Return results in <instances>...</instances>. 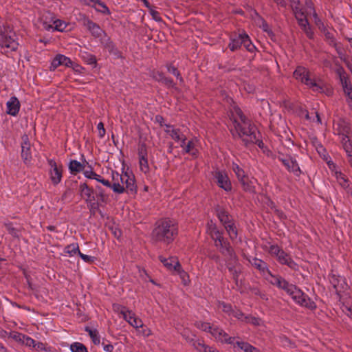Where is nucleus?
I'll return each instance as SVG.
<instances>
[{
  "mask_svg": "<svg viewBox=\"0 0 352 352\" xmlns=\"http://www.w3.org/2000/svg\"><path fill=\"white\" fill-rule=\"evenodd\" d=\"M223 231H220L219 230L218 231H216L214 235L211 236L212 239L214 241V245L226 239L223 237Z\"/></svg>",
  "mask_w": 352,
  "mask_h": 352,
  "instance_id": "nucleus-60",
  "label": "nucleus"
},
{
  "mask_svg": "<svg viewBox=\"0 0 352 352\" xmlns=\"http://www.w3.org/2000/svg\"><path fill=\"white\" fill-rule=\"evenodd\" d=\"M68 167L70 173L76 175V173L84 170L85 165L77 160H72Z\"/></svg>",
  "mask_w": 352,
  "mask_h": 352,
  "instance_id": "nucleus-28",
  "label": "nucleus"
},
{
  "mask_svg": "<svg viewBox=\"0 0 352 352\" xmlns=\"http://www.w3.org/2000/svg\"><path fill=\"white\" fill-rule=\"evenodd\" d=\"M81 56L87 64L92 65L94 67H96L97 60L94 55L87 52H84L82 54Z\"/></svg>",
  "mask_w": 352,
  "mask_h": 352,
  "instance_id": "nucleus-44",
  "label": "nucleus"
},
{
  "mask_svg": "<svg viewBox=\"0 0 352 352\" xmlns=\"http://www.w3.org/2000/svg\"><path fill=\"white\" fill-rule=\"evenodd\" d=\"M215 246L219 248V252L226 258H230V260L233 261L234 263L237 261V256L227 239L215 244Z\"/></svg>",
  "mask_w": 352,
  "mask_h": 352,
  "instance_id": "nucleus-11",
  "label": "nucleus"
},
{
  "mask_svg": "<svg viewBox=\"0 0 352 352\" xmlns=\"http://www.w3.org/2000/svg\"><path fill=\"white\" fill-rule=\"evenodd\" d=\"M189 344L199 352H204L206 349V344H204V341L200 340H190Z\"/></svg>",
  "mask_w": 352,
  "mask_h": 352,
  "instance_id": "nucleus-42",
  "label": "nucleus"
},
{
  "mask_svg": "<svg viewBox=\"0 0 352 352\" xmlns=\"http://www.w3.org/2000/svg\"><path fill=\"white\" fill-rule=\"evenodd\" d=\"M17 36L13 27L8 23H0V47L1 53L7 54L18 49Z\"/></svg>",
  "mask_w": 352,
  "mask_h": 352,
  "instance_id": "nucleus-4",
  "label": "nucleus"
},
{
  "mask_svg": "<svg viewBox=\"0 0 352 352\" xmlns=\"http://www.w3.org/2000/svg\"><path fill=\"white\" fill-rule=\"evenodd\" d=\"M94 192L97 197V201L103 202L107 204L109 201V195L105 193L104 190L100 186H96L94 188Z\"/></svg>",
  "mask_w": 352,
  "mask_h": 352,
  "instance_id": "nucleus-26",
  "label": "nucleus"
},
{
  "mask_svg": "<svg viewBox=\"0 0 352 352\" xmlns=\"http://www.w3.org/2000/svg\"><path fill=\"white\" fill-rule=\"evenodd\" d=\"M278 160L283 163L289 172L293 173L297 177H299L302 171L296 160L291 156L287 158L278 157Z\"/></svg>",
  "mask_w": 352,
  "mask_h": 352,
  "instance_id": "nucleus-14",
  "label": "nucleus"
},
{
  "mask_svg": "<svg viewBox=\"0 0 352 352\" xmlns=\"http://www.w3.org/2000/svg\"><path fill=\"white\" fill-rule=\"evenodd\" d=\"M21 104L16 96H12L6 102V113L12 116H16L20 110Z\"/></svg>",
  "mask_w": 352,
  "mask_h": 352,
  "instance_id": "nucleus-17",
  "label": "nucleus"
},
{
  "mask_svg": "<svg viewBox=\"0 0 352 352\" xmlns=\"http://www.w3.org/2000/svg\"><path fill=\"white\" fill-rule=\"evenodd\" d=\"M248 261L251 263V265L253 267L257 269L263 276H265L267 272L270 270L268 269L267 264L260 258L254 257L251 259L249 258Z\"/></svg>",
  "mask_w": 352,
  "mask_h": 352,
  "instance_id": "nucleus-22",
  "label": "nucleus"
},
{
  "mask_svg": "<svg viewBox=\"0 0 352 352\" xmlns=\"http://www.w3.org/2000/svg\"><path fill=\"white\" fill-rule=\"evenodd\" d=\"M283 250L277 245H272L269 249V253L276 258L283 252Z\"/></svg>",
  "mask_w": 352,
  "mask_h": 352,
  "instance_id": "nucleus-57",
  "label": "nucleus"
},
{
  "mask_svg": "<svg viewBox=\"0 0 352 352\" xmlns=\"http://www.w3.org/2000/svg\"><path fill=\"white\" fill-rule=\"evenodd\" d=\"M237 352H240L239 351H243V352H249L250 350H255V347L250 345L248 342H237Z\"/></svg>",
  "mask_w": 352,
  "mask_h": 352,
  "instance_id": "nucleus-49",
  "label": "nucleus"
},
{
  "mask_svg": "<svg viewBox=\"0 0 352 352\" xmlns=\"http://www.w3.org/2000/svg\"><path fill=\"white\" fill-rule=\"evenodd\" d=\"M178 235L177 223L170 218L157 220L151 232V239L155 242L170 244Z\"/></svg>",
  "mask_w": 352,
  "mask_h": 352,
  "instance_id": "nucleus-2",
  "label": "nucleus"
},
{
  "mask_svg": "<svg viewBox=\"0 0 352 352\" xmlns=\"http://www.w3.org/2000/svg\"><path fill=\"white\" fill-rule=\"evenodd\" d=\"M85 331H87L89 333L94 344L98 345L100 343V338L97 329H92L89 327H86Z\"/></svg>",
  "mask_w": 352,
  "mask_h": 352,
  "instance_id": "nucleus-37",
  "label": "nucleus"
},
{
  "mask_svg": "<svg viewBox=\"0 0 352 352\" xmlns=\"http://www.w3.org/2000/svg\"><path fill=\"white\" fill-rule=\"evenodd\" d=\"M242 45L250 52H253L256 49L255 46L250 41L249 36L245 33H243Z\"/></svg>",
  "mask_w": 352,
  "mask_h": 352,
  "instance_id": "nucleus-39",
  "label": "nucleus"
},
{
  "mask_svg": "<svg viewBox=\"0 0 352 352\" xmlns=\"http://www.w3.org/2000/svg\"><path fill=\"white\" fill-rule=\"evenodd\" d=\"M94 2L95 3L93 4V8H94L96 11L103 14L109 13V8L103 2L100 0H96Z\"/></svg>",
  "mask_w": 352,
  "mask_h": 352,
  "instance_id": "nucleus-43",
  "label": "nucleus"
},
{
  "mask_svg": "<svg viewBox=\"0 0 352 352\" xmlns=\"http://www.w3.org/2000/svg\"><path fill=\"white\" fill-rule=\"evenodd\" d=\"M287 294H289L296 303L302 307H305L311 310L316 308V303L294 285H293V288L290 289Z\"/></svg>",
  "mask_w": 352,
  "mask_h": 352,
  "instance_id": "nucleus-5",
  "label": "nucleus"
},
{
  "mask_svg": "<svg viewBox=\"0 0 352 352\" xmlns=\"http://www.w3.org/2000/svg\"><path fill=\"white\" fill-rule=\"evenodd\" d=\"M243 33L234 34L231 36L228 47L232 52L237 50L242 46Z\"/></svg>",
  "mask_w": 352,
  "mask_h": 352,
  "instance_id": "nucleus-23",
  "label": "nucleus"
},
{
  "mask_svg": "<svg viewBox=\"0 0 352 352\" xmlns=\"http://www.w3.org/2000/svg\"><path fill=\"white\" fill-rule=\"evenodd\" d=\"M138 155L139 160L148 158L147 146L145 143H142L138 146Z\"/></svg>",
  "mask_w": 352,
  "mask_h": 352,
  "instance_id": "nucleus-46",
  "label": "nucleus"
},
{
  "mask_svg": "<svg viewBox=\"0 0 352 352\" xmlns=\"http://www.w3.org/2000/svg\"><path fill=\"white\" fill-rule=\"evenodd\" d=\"M174 271L177 272L180 278L182 279L184 284L186 285L189 281V276L188 274L182 269L179 261H177L174 265Z\"/></svg>",
  "mask_w": 352,
  "mask_h": 352,
  "instance_id": "nucleus-33",
  "label": "nucleus"
},
{
  "mask_svg": "<svg viewBox=\"0 0 352 352\" xmlns=\"http://www.w3.org/2000/svg\"><path fill=\"white\" fill-rule=\"evenodd\" d=\"M48 164L51 167L50 170V179L54 185L58 184L63 176V166L58 165L57 163L52 159L48 160Z\"/></svg>",
  "mask_w": 352,
  "mask_h": 352,
  "instance_id": "nucleus-13",
  "label": "nucleus"
},
{
  "mask_svg": "<svg viewBox=\"0 0 352 352\" xmlns=\"http://www.w3.org/2000/svg\"><path fill=\"white\" fill-rule=\"evenodd\" d=\"M338 133L340 135H349L351 131L349 124L344 120L338 122Z\"/></svg>",
  "mask_w": 352,
  "mask_h": 352,
  "instance_id": "nucleus-38",
  "label": "nucleus"
},
{
  "mask_svg": "<svg viewBox=\"0 0 352 352\" xmlns=\"http://www.w3.org/2000/svg\"><path fill=\"white\" fill-rule=\"evenodd\" d=\"M289 7L298 22H321L311 0H305L304 3L299 0H290Z\"/></svg>",
  "mask_w": 352,
  "mask_h": 352,
  "instance_id": "nucleus-3",
  "label": "nucleus"
},
{
  "mask_svg": "<svg viewBox=\"0 0 352 352\" xmlns=\"http://www.w3.org/2000/svg\"><path fill=\"white\" fill-rule=\"evenodd\" d=\"M195 326L198 329H199L204 331H208V332L210 331L211 327H212V325H210V324L209 322H201V321L196 322Z\"/></svg>",
  "mask_w": 352,
  "mask_h": 352,
  "instance_id": "nucleus-58",
  "label": "nucleus"
},
{
  "mask_svg": "<svg viewBox=\"0 0 352 352\" xmlns=\"http://www.w3.org/2000/svg\"><path fill=\"white\" fill-rule=\"evenodd\" d=\"M166 67L170 74L175 76L181 82H184V79L179 72V71L177 69V68L173 65V63H167L166 64Z\"/></svg>",
  "mask_w": 352,
  "mask_h": 352,
  "instance_id": "nucleus-34",
  "label": "nucleus"
},
{
  "mask_svg": "<svg viewBox=\"0 0 352 352\" xmlns=\"http://www.w3.org/2000/svg\"><path fill=\"white\" fill-rule=\"evenodd\" d=\"M45 25V29L46 30H50L51 29L54 30H56L58 32H66L67 28L71 25L72 23H55L56 25L54 27L50 23H44Z\"/></svg>",
  "mask_w": 352,
  "mask_h": 352,
  "instance_id": "nucleus-36",
  "label": "nucleus"
},
{
  "mask_svg": "<svg viewBox=\"0 0 352 352\" xmlns=\"http://www.w3.org/2000/svg\"><path fill=\"white\" fill-rule=\"evenodd\" d=\"M60 65H64L67 67H73L72 60L63 54H57L52 61L51 69L54 70Z\"/></svg>",
  "mask_w": 352,
  "mask_h": 352,
  "instance_id": "nucleus-16",
  "label": "nucleus"
},
{
  "mask_svg": "<svg viewBox=\"0 0 352 352\" xmlns=\"http://www.w3.org/2000/svg\"><path fill=\"white\" fill-rule=\"evenodd\" d=\"M232 316L241 320V321H245V317L244 314L239 309H234Z\"/></svg>",
  "mask_w": 352,
  "mask_h": 352,
  "instance_id": "nucleus-64",
  "label": "nucleus"
},
{
  "mask_svg": "<svg viewBox=\"0 0 352 352\" xmlns=\"http://www.w3.org/2000/svg\"><path fill=\"white\" fill-rule=\"evenodd\" d=\"M22 342L27 346H33L34 348L36 347L35 340L28 336H23Z\"/></svg>",
  "mask_w": 352,
  "mask_h": 352,
  "instance_id": "nucleus-61",
  "label": "nucleus"
},
{
  "mask_svg": "<svg viewBox=\"0 0 352 352\" xmlns=\"http://www.w3.org/2000/svg\"><path fill=\"white\" fill-rule=\"evenodd\" d=\"M232 168L239 181L241 179V177L243 178L246 175L243 169H242L237 164L232 163Z\"/></svg>",
  "mask_w": 352,
  "mask_h": 352,
  "instance_id": "nucleus-53",
  "label": "nucleus"
},
{
  "mask_svg": "<svg viewBox=\"0 0 352 352\" xmlns=\"http://www.w3.org/2000/svg\"><path fill=\"white\" fill-rule=\"evenodd\" d=\"M266 274H267V276H264L265 278L272 285H274V283L280 276V275L273 274L270 270H269Z\"/></svg>",
  "mask_w": 352,
  "mask_h": 352,
  "instance_id": "nucleus-59",
  "label": "nucleus"
},
{
  "mask_svg": "<svg viewBox=\"0 0 352 352\" xmlns=\"http://www.w3.org/2000/svg\"><path fill=\"white\" fill-rule=\"evenodd\" d=\"M250 291L252 294L255 296H258L262 300L267 301L269 300L267 294L260 290L258 287H250Z\"/></svg>",
  "mask_w": 352,
  "mask_h": 352,
  "instance_id": "nucleus-54",
  "label": "nucleus"
},
{
  "mask_svg": "<svg viewBox=\"0 0 352 352\" xmlns=\"http://www.w3.org/2000/svg\"><path fill=\"white\" fill-rule=\"evenodd\" d=\"M309 74V72L304 67H298L294 72V76L296 79L300 80L302 82L309 86L314 91L322 89V87L311 79Z\"/></svg>",
  "mask_w": 352,
  "mask_h": 352,
  "instance_id": "nucleus-7",
  "label": "nucleus"
},
{
  "mask_svg": "<svg viewBox=\"0 0 352 352\" xmlns=\"http://www.w3.org/2000/svg\"><path fill=\"white\" fill-rule=\"evenodd\" d=\"M167 133L170 135V136L175 141L179 142L180 140H184V135L182 134L179 129H173L171 131H165Z\"/></svg>",
  "mask_w": 352,
  "mask_h": 352,
  "instance_id": "nucleus-41",
  "label": "nucleus"
},
{
  "mask_svg": "<svg viewBox=\"0 0 352 352\" xmlns=\"http://www.w3.org/2000/svg\"><path fill=\"white\" fill-rule=\"evenodd\" d=\"M79 190L80 192V195L85 199L90 198L91 194H94V188L92 187H89L87 183H82L79 186Z\"/></svg>",
  "mask_w": 352,
  "mask_h": 352,
  "instance_id": "nucleus-32",
  "label": "nucleus"
},
{
  "mask_svg": "<svg viewBox=\"0 0 352 352\" xmlns=\"http://www.w3.org/2000/svg\"><path fill=\"white\" fill-rule=\"evenodd\" d=\"M216 212L219 221L224 226L232 223L229 213L224 208L218 207Z\"/></svg>",
  "mask_w": 352,
  "mask_h": 352,
  "instance_id": "nucleus-24",
  "label": "nucleus"
},
{
  "mask_svg": "<svg viewBox=\"0 0 352 352\" xmlns=\"http://www.w3.org/2000/svg\"><path fill=\"white\" fill-rule=\"evenodd\" d=\"M292 284H290L288 281H287L282 276H279L276 282L274 283V286H276L278 289H283L287 294L290 289L293 288Z\"/></svg>",
  "mask_w": 352,
  "mask_h": 352,
  "instance_id": "nucleus-29",
  "label": "nucleus"
},
{
  "mask_svg": "<svg viewBox=\"0 0 352 352\" xmlns=\"http://www.w3.org/2000/svg\"><path fill=\"white\" fill-rule=\"evenodd\" d=\"M90 170H85L83 171V174L85 177L88 179H96L98 182L102 184L104 186L112 188L113 192L122 194L124 191L123 186H120L118 182L115 184H111L109 180L104 179L100 175H98L92 170V167L89 166Z\"/></svg>",
  "mask_w": 352,
  "mask_h": 352,
  "instance_id": "nucleus-6",
  "label": "nucleus"
},
{
  "mask_svg": "<svg viewBox=\"0 0 352 352\" xmlns=\"http://www.w3.org/2000/svg\"><path fill=\"white\" fill-rule=\"evenodd\" d=\"M217 340L221 342L232 344L233 342L234 338L229 336L228 333L221 329L219 333H218Z\"/></svg>",
  "mask_w": 352,
  "mask_h": 352,
  "instance_id": "nucleus-40",
  "label": "nucleus"
},
{
  "mask_svg": "<svg viewBox=\"0 0 352 352\" xmlns=\"http://www.w3.org/2000/svg\"><path fill=\"white\" fill-rule=\"evenodd\" d=\"M259 28L262 29V30L267 33V36L272 39L275 40L276 35L275 33L272 31L271 27L269 23H261L259 25Z\"/></svg>",
  "mask_w": 352,
  "mask_h": 352,
  "instance_id": "nucleus-51",
  "label": "nucleus"
},
{
  "mask_svg": "<svg viewBox=\"0 0 352 352\" xmlns=\"http://www.w3.org/2000/svg\"><path fill=\"white\" fill-rule=\"evenodd\" d=\"M72 352H89L85 344L80 342H74L70 345Z\"/></svg>",
  "mask_w": 352,
  "mask_h": 352,
  "instance_id": "nucleus-47",
  "label": "nucleus"
},
{
  "mask_svg": "<svg viewBox=\"0 0 352 352\" xmlns=\"http://www.w3.org/2000/svg\"><path fill=\"white\" fill-rule=\"evenodd\" d=\"M276 258L281 265H286L295 271L298 270V265L285 251L280 252V254Z\"/></svg>",
  "mask_w": 352,
  "mask_h": 352,
  "instance_id": "nucleus-20",
  "label": "nucleus"
},
{
  "mask_svg": "<svg viewBox=\"0 0 352 352\" xmlns=\"http://www.w3.org/2000/svg\"><path fill=\"white\" fill-rule=\"evenodd\" d=\"M126 184L124 188V192H126L129 194L134 195L137 192V186L135 183V177L134 175L131 173V177L126 178Z\"/></svg>",
  "mask_w": 352,
  "mask_h": 352,
  "instance_id": "nucleus-25",
  "label": "nucleus"
},
{
  "mask_svg": "<svg viewBox=\"0 0 352 352\" xmlns=\"http://www.w3.org/2000/svg\"><path fill=\"white\" fill-rule=\"evenodd\" d=\"M21 157L25 164H29L32 160L30 143L27 135L23 137V142L21 144Z\"/></svg>",
  "mask_w": 352,
  "mask_h": 352,
  "instance_id": "nucleus-18",
  "label": "nucleus"
},
{
  "mask_svg": "<svg viewBox=\"0 0 352 352\" xmlns=\"http://www.w3.org/2000/svg\"><path fill=\"white\" fill-rule=\"evenodd\" d=\"M140 169L144 173H148L150 170L148 158L144 160H139Z\"/></svg>",
  "mask_w": 352,
  "mask_h": 352,
  "instance_id": "nucleus-56",
  "label": "nucleus"
},
{
  "mask_svg": "<svg viewBox=\"0 0 352 352\" xmlns=\"http://www.w3.org/2000/svg\"><path fill=\"white\" fill-rule=\"evenodd\" d=\"M160 261L164 264V265L169 270H174V265L178 261L175 257H170L166 258L162 256H159Z\"/></svg>",
  "mask_w": 352,
  "mask_h": 352,
  "instance_id": "nucleus-35",
  "label": "nucleus"
},
{
  "mask_svg": "<svg viewBox=\"0 0 352 352\" xmlns=\"http://www.w3.org/2000/svg\"><path fill=\"white\" fill-rule=\"evenodd\" d=\"M208 232L209 234L211 236L214 235L216 231H218L219 229L217 228V226L213 223L211 221L210 223H208Z\"/></svg>",
  "mask_w": 352,
  "mask_h": 352,
  "instance_id": "nucleus-63",
  "label": "nucleus"
},
{
  "mask_svg": "<svg viewBox=\"0 0 352 352\" xmlns=\"http://www.w3.org/2000/svg\"><path fill=\"white\" fill-rule=\"evenodd\" d=\"M234 111L238 118H233V127L230 129L233 139H241L245 146L255 144L259 148H263L264 144L257 135L259 133H256V126L244 115L239 107H234Z\"/></svg>",
  "mask_w": 352,
  "mask_h": 352,
  "instance_id": "nucleus-1",
  "label": "nucleus"
},
{
  "mask_svg": "<svg viewBox=\"0 0 352 352\" xmlns=\"http://www.w3.org/2000/svg\"><path fill=\"white\" fill-rule=\"evenodd\" d=\"M300 26V29L305 32L307 36L309 38H312L314 37V31L311 23H298Z\"/></svg>",
  "mask_w": 352,
  "mask_h": 352,
  "instance_id": "nucleus-48",
  "label": "nucleus"
},
{
  "mask_svg": "<svg viewBox=\"0 0 352 352\" xmlns=\"http://www.w3.org/2000/svg\"><path fill=\"white\" fill-rule=\"evenodd\" d=\"M227 268L230 273L232 276V278L234 280L236 285H238L239 276L241 272L240 267H237L238 261L234 263L233 261H230V258H226Z\"/></svg>",
  "mask_w": 352,
  "mask_h": 352,
  "instance_id": "nucleus-21",
  "label": "nucleus"
},
{
  "mask_svg": "<svg viewBox=\"0 0 352 352\" xmlns=\"http://www.w3.org/2000/svg\"><path fill=\"white\" fill-rule=\"evenodd\" d=\"M337 67L335 72L339 78L344 94L352 100V85L349 80V76L342 66L336 63Z\"/></svg>",
  "mask_w": 352,
  "mask_h": 352,
  "instance_id": "nucleus-8",
  "label": "nucleus"
},
{
  "mask_svg": "<svg viewBox=\"0 0 352 352\" xmlns=\"http://www.w3.org/2000/svg\"><path fill=\"white\" fill-rule=\"evenodd\" d=\"M239 182L242 186L243 190L246 192L252 194L256 192L255 184L257 180L255 178L249 177L248 175H245L243 178L241 177Z\"/></svg>",
  "mask_w": 352,
  "mask_h": 352,
  "instance_id": "nucleus-19",
  "label": "nucleus"
},
{
  "mask_svg": "<svg viewBox=\"0 0 352 352\" xmlns=\"http://www.w3.org/2000/svg\"><path fill=\"white\" fill-rule=\"evenodd\" d=\"M150 76L168 88H174L175 87L173 80L171 78L166 77L162 72L153 70L150 73Z\"/></svg>",
  "mask_w": 352,
  "mask_h": 352,
  "instance_id": "nucleus-15",
  "label": "nucleus"
},
{
  "mask_svg": "<svg viewBox=\"0 0 352 352\" xmlns=\"http://www.w3.org/2000/svg\"><path fill=\"white\" fill-rule=\"evenodd\" d=\"M104 203L101 201H91V204H87L91 215H95L97 211L99 210L100 206H102Z\"/></svg>",
  "mask_w": 352,
  "mask_h": 352,
  "instance_id": "nucleus-52",
  "label": "nucleus"
},
{
  "mask_svg": "<svg viewBox=\"0 0 352 352\" xmlns=\"http://www.w3.org/2000/svg\"><path fill=\"white\" fill-rule=\"evenodd\" d=\"M336 177L340 186L345 190L351 187V182L348 177L341 172H336Z\"/></svg>",
  "mask_w": 352,
  "mask_h": 352,
  "instance_id": "nucleus-30",
  "label": "nucleus"
},
{
  "mask_svg": "<svg viewBox=\"0 0 352 352\" xmlns=\"http://www.w3.org/2000/svg\"><path fill=\"white\" fill-rule=\"evenodd\" d=\"M224 227H225L226 231L228 232V233L230 236V238L232 240L236 239L237 235H238L237 230L233 223H230Z\"/></svg>",
  "mask_w": 352,
  "mask_h": 352,
  "instance_id": "nucleus-45",
  "label": "nucleus"
},
{
  "mask_svg": "<svg viewBox=\"0 0 352 352\" xmlns=\"http://www.w3.org/2000/svg\"><path fill=\"white\" fill-rule=\"evenodd\" d=\"M6 227L9 234H10L14 237H16V238L19 237L18 230L15 228H14L11 223L6 224Z\"/></svg>",
  "mask_w": 352,
  "mask_h": 352,
  "instance_id": "nucleus-62",
  "label": "nucleus"
},
{
  "mask_svg": "<svg viewBox=\"0 0 352 352\" xmlns=\"http://www.w3.org/2000/svg\"><path fill=\"white\" fill-rule=\"evenodd\" d=\"M86 28L90 31L95 37H100L105 34L104 31L98 25V23H84Z\"/></svg>",
  "mask_w": 352,
  "mask_h": 352,
  "instance_id": "nucleus-27",
  "label": "nucleus"
},
{
  "mask_svg": "<svg viewBox=\"0 0 352 352\" xmlns=\"http://www.w3.org/2000/svg\"><path fill=\"white\" fill-rule=\"evenodd\" d=\"M114 308L122 315L124 319L127 321L131 326L135 328L142 327V321L135 317L134 313L131 311L126 309L125 307L120 305H114Z\"/></svg>",
  "mask_w": 352,
  "mask_h": 352,
  "instance_id": "nucleus-9",
  "label": "nucleus"
},
{
  "mask_svg": "<svg viewBox=\"0 0 352 352\" xmlns=\"http://www.w3.org/2000/svg\"><path fill=\"white\" fill-rule=\"evenodd\" d=\"M219 307L222 309V311L231 316L234 309L230 304L226 303L224 302H219Z\"/></svg>",
  "mask_w": 352,
  "mask_h": 352,
  "instance_id": "nucleus-55",
  "label": "nucleus"
},
{
  "mask_svg": "<svg viewBox=\"0 0 352 352\" xmlns=\"http://www.w3.org/2000/svg\"><path fill=\"white\" fill-rule=\"evenodd\" d=\"M78 251L80 250L78 243H72L68 245L65 248L64 250L65 253L68 254L69 256H73L76 253L78 254Z\"/></svg>",
  "mask_w": 352,
  "mask_h": 352,
  "instance_id": "nucleus-50",
  "label": "nucleus"
},
{
  "mask_svg": "<svg viewBox=\"0 0 352 352\" xmlns=\"http://www.w3.org/2000/svg\"><path fill=\"white\" fill-rule=\"evenodd\" d=\"M318 28L322 32L324 33L327 40L329 41L331 45L336 43L333 33L332 31H329L328 30L327 25H326L325 23H319Z\"/></svg>",
  "mask_w": 352,
  "mask_h": 352,
  "instance_id": "nucleus-31",
  "label": "nucleus"
},
{
  "mask_svg": "<svg viewBox=\"0 0 352 352\" xmlns=\"http://www.w3.org/2000/svg\"><path fill=\"white\" fill-rule=\"evenodd\" d=\"M212 174L214 182L219 188L227 192L232 190L231 182L226 173L221 170H216L213 172Z\"/></svg>",
  "mask_w": 352,
  "mask_h": 352,
  "instance_id": "nucleus-12",
  "label": "nucleus"
},
{
  "mask_svg": "<svg viewBox=\"0 0 352 352\" xmlns=\"http://www.w3.org/2000/svg\"><path fill=\"white\" fill-rule=\"evenodd\" d=\"M100 43L102 47L106 49L110 55L113 56L114 58L124 59L122 52L116 47V44L111 41L110 37L104 35L100 39Z\"/></svg>",
  "mask_w": 352,
  "mask_h": 352,
  "instance_id": "nucleus-10",
  "label": "nucleus"
}]
</instances>
